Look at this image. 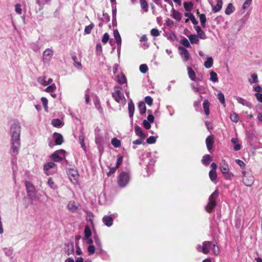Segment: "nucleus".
I'll list each match as a JSON object with an SVG mask.
<instances>
[{
    "label": "nucleus",
    "instance_id": "nucleus-51",
    "mask_svg": "<svg viewBox=\"0 0 262 262\" xmlns=\"http://www.w3.org/2000/svg\"><path fill=\"white\" fill-rule=\"evenodd\" d=\"M36 4L38 5L39 8V10H41L43 9V6L46 4H47V3H46L45 1L42 0H36Z\"/></svg>",
    "mask_w": 262,
    "mask_h": 262
},
{
    "label": "nucleus",
    "instance_id": "nucleus-27",
    "mask_svg": "<svg viewBox=\"0 0 262 262\" xmlns=\"http://www.w3.org/2000/svg\"><path fill=\"white\" fill-rule=\"evenodd\" d=\"M216 4L213 8L214 12H217L220 11L222 7L223 2L222 0H216Z\"/></svg>",
    "mask_w": 262,
    "mask_h": 262
},
{
    "label": "nucleus",
    "instance_id": "nucleus-7",
    "mask_svg": "<svg viewBox=\"0 0 262 262\" xmlns=\"http://www.w3.org/2000/svg\"><path fill=\"white\" fill-rule=\"evenodd\" d=\"M65 153L66 151L63 149L58 150L52 154L51 157L53 161L56 162H59L61 161L64 158Z\"/></svg>",
    "mask_w": 262,
    "mask_h": 262
},
{
    "label": "nucleus",
    "instance_id": "nucleus-53",
    "mask_svg": "<svg viewBox=\"0 0 262 262\" xmlns=\"http://www.w3.org/2000/svg\"><path fill=\"white\" fill-rule=\"evenodd\" d=\"M180 43L185 47L188 48L190 47V43L186 38H183L181 39Z\"/></svg>",
    "mask_w": 262,
    "mask_h": 262
},
{
    "label": "nucleus",
    "instance_id": "nucleus-49",
    "mask_svg": "<svg viewBox=\"0 0 262 262\" xmlns=\"http://www.w3.org/2000/svg\"><path fill=\"white\" fill-rule=\"evenodd\" d=\"M230 119L232 121L234 122H237L239 120V117L238 115L235 113L231 114L230 115Z\"/></svg>",
    "mask_w": 262,
    "mask_h": 262
},
{
    "label": "nucleus",
    "instance_id": "nucleus-19",
    "mask_svg": "<svg viewBox=\"0 0 262 262\" xmlns=\"http://www.w3.org/2000/svg\"><path fill=\"white\" fill-rule=\"evenodd\" d=\"M103 222L104 224L107 227H110L113 224V219L110 216H105L103 217Z\"/></svg>",
    "mask_w": 262,
    "mask_h": 262
},
{
    "label": "nucleus",
    "instance_id": "nucleus-30",
    "mask_svg": "<svg viewBox=\"0 0 262 262\" xmlns=\"http://www.w3.org/2000/svg\"><path fill=\"white\" fill-rule=\"evenodd\" d=\"M203 108L206 115L209 114V103L208 100H206L203 102Z\"/></svg>",
    "mask_w": 262,
    "mask_h": 262
},
{
    "label": "nucleus",
    "instance_id": "nucleus-23",
    "mask_svg": "<svg viewBox=\"0 0 262 262\" xmlns=\"http://www.w3.org/2000/svg\"><path fill=\"white\" fill-rule=\"evenodd\" d=\"M209 178L212 182L216 183V178H217V173L216 170H210L209 172Z\"/></svg>",
    "mask_w": 262,
    "mask_h": 262
},
{
    "label": "nucleus",
    "instance_id": "nucleus-28",
    "mask_svg": "<svg viewBox=\"0 0 262 262\" xmlns=\"http://www.w3.org/2000/svg\"><path fill=\"white\" fill-rule=\"evenodd\" d=\"M235 10V8L233 5L231 3H230L228 5L227 7L226 8L225 13L227 15H230L232 13H233Z\"/></svg>",
    "mask_w": 262,
    "mask_h": 262
},
{
    "label": "nucleus",
    "instance_id": "nucleus-2",
    "mask_svg": "<svg viewBox=\"0 0 262 262\" xmlns=\"http://www.w3.org/2000/svg\"><path fill=\"white\" fill-rule=\"evenodd\" d=\"M25 184L29 199L33 201L36 200L37 199V194L35 186L28 181H26Z\"/></svg>",
    "mask_w": 262,
    "mask_h": 262
},
{
    "label": "nucleus",
    "instance_id": "nucleus-8",
    "mask_svg": "<svg viewBox=\"0 0 262 262\" xmlns=\"http://www.w3.org/2000/svg\"><path fill=\"white\" fill-rule=\"evenodd\" d=\"M212 243L211 242L205 241L203 243L202 246L199 245L197 247L196 249L198 251L202 252L204 254L209 253Z\"/></svg>",
    "mask_w": 262,
    "mask_h": 262
},
{
    "label": "nucleus",
    "instance_id": "nucleus-54",
    "mask_svg": "<svg viewBox=\"0 0 262 262\" xmlns=\"http://www.w3.org/2000/svg\"><path fill=\"white\" fill-rule=\"evenodd\" d=\"M157 138L155 136H150L146 139V142L148 144H154L156 142Z\"/></svg>",
    "mask_w": 262,
    "mask_h": 262
},
{
    "label": "nucleus",
    "instance_id": "nucleus-32",
    "mask_svg": "<svg viewBox=\"0 0 262 262\" xmlns=\"http://www.w3.org/2000/svg\"><path fill=\"white\" fill-rule=\"evenodd\" d=\"M213 63L212 58L211 57H207V60L204 62V66L207 69L210 68L212 66Z\"/></svg>",
    "mask_w": 262,
    "mask_h": 262
},
{
    "label": "nucleus",
    "instance_id": "nucleus-62",
    "mask_svg": "<svg viewBox=\"0 0 262 262\" xmlns=\"http://www.w3.org/2000/svg\"><path fill=\"white\" fill-rule=\"evenodd\" d=\"M41 100L42 101L43 106H44L46 110H47V108H48V101L47 99L46 98H45V97H42L41 98Z\"/></svg>",
    "mask_w": 262,
    "mask_h": 262
},
{
    "label": "nucleus",
    "instance_id": "nucleus-38",
    "mask_svg": "<svg viewBox=\"0 0 262 262\" xmlns=\"http://www.w3.org/2000/svg\"><path fill=\"white\" fill-rule=\"evenodd\" d=\"M52 124L54 127H60L62 126V122L59 119H54L52 121Z\"/></svg>",
    "mask_w": 262,
    "mask_h": 262
},
{
    "label": "nucleus",
    "instance_id": "nucleus-31",
    "mask_svg": "<svg viewBox=\"0 0 262 262\" xmlns=\"http://www.w3.org/2000/svg\"><path fill=\"white\" fill-rule=\"evenodd\" d=\"M185 16L188 17L191 20L193 25H196L198 24V21L195 19V17L193 14L190 13H185Z\"/></svg>",
    "mask_w": 262,
    "mask_h": 262
},
{
    "label": "nucleus",
    "instance_id": "nucleus-20",
    "mask_svg": "<svg viewBox=\"0 0 262 262\" xmlns=\"http://www.w3.org/2000/svg\"><path fill=\"white\" fill-rule=\"evenodd\" d=\"M128 109L129 116L130 118H132L135 111V105L132 100L128 103Z\"/></svg>",
    "mask_w": 262,
    "mask_h": 262
},
{
    "label": "nucleus",
    "instance_id": "nucleus-50",
    "mask_svg": "<svg viewBox=\"0 0 262 262\" xmlns=\"http://www.w3.org/2000/svg\"><path fill=\"white\" fill-rule=\"evenodd\" d=\"M56 89V86L55 84H51L48 86L46 89L45 91L48 93H52Z\"/></svg>",
    "mask_w": 262,
    "mask_h": 262
},
{
    "label": "nucleus",
    "instance_id": "nucleus-57",
    "mask_svg": "<svg viewBox=\"0 0 262 262\" xmlns=\"http://www.w3.org/2000/svg\"><path fill=\"white\" fill-rule=\"evenodd\" d=\"M216 243H213L212 246L213 253L215 255H217L219 253V248L216 247Z\"/></svg>",
    "mask_w": 262,
    "mask_h": 262
},
{
    "label": "nucleus",
    "instance_id": "nucleus-13",
    "mask_svg": "<svg viewBox=\"0 0 262 262\" xmlns=\"http://www.w3.org/2000/svg\"><path fill=\"white\" fill-rule=\"evenodd\" d=\"M220 168L221 172L223 174H225L226 173H228L229 171V165L227 162L225 160L222 161V163L220 164Z\"/></svg>",
    "mask_w": 262,
    "mask_h": 262
},
{
    "label": "nucleus",
    "instance_id": "nucleus-15",
    "mask_svg": "<svg viewBox=\"0 0 262 262\" xmlns=\"http://www.w3.org/2000/svg\"><path fill=\"white\" fill-rule=\"evenodd\" d=\"M67 207L70 211L75 212L78 210L79 206L76 205L74 201H71L68 203Z\"/></svg>",
    "mask_w": 262,
    "mask_h": 262
},
{
    "label": "nucleus",
    "instance_id": "nucleus-22",
    "mask_svg": "<svg viewBox=\"0 0 262 262\" xmlns=\"http://www.w3.org/2000/svg\"><path fill=\"white\" fill-rule=\"evenodd\" d=\"M135 131L136 134L140 138H145L146 137V135L143 133L141 128L139 126H135Z\"/></svg>",
    "mask_w": 262,
    "mask_h": 262
},
{
    "label": "nucleus",
    "instance_id": "nucleus-58",
    "mask_svg": "<svg viewBox=\"0 0 262 262\" xmlns=\"http://www.w3.org/2000/svg\"><path fill=\"white\" fill-rule=\"evenodd\" d=\"M110 36L107 33H105L104 34L102 38V42L105 44L107 43L108 40H109Z\"/></svg>",
    "mask_w": 262,
    "mask_h": 262
},
{
    "label": "nucleus",
    "instance_id": "nucleus-4",
    "mask_svg": "<svg viewBox=\"0 0 262 262\" xmlns=\"http://www.w3.org/2000/svg\"><path fill=\"white\" fill-rule=\"evenodd\" d=\"M20 125L18 122H14L10 128L11 138H20Z\"/></svg>",
    "mask_w": 262,
    "mask_h": 262
},
{
    "label": "nucleus",
    "instance_id": "nucleus-42",
    "mask_svg": "<svg viewBox=\"0 0 262 262\" xmlns=\"http://www.w3.org/2000/svg\"><path fill=\"white\" fill-rule=\"evenodd\" d=\"M111 143L115 147H119L121 146V142L119 140L116 138H114L112 139Z\"/></svg>",
    "mask_w": 262,
    "mask_h": 262
},
{
    "label": "nucleus",
    "instance_id": "nucleus-6",
    "mask_svg": "<svg viewBox=\"0 0 262 262\" xmlns=\"http://www.w3.org/2000/svg\"><path fill=\"white\" fill-rule=\"evenodd\" d=\"M115 92L112 93V95L114 99L118 103L121 102V101H125L123 94L121 92V88L119 86H115Z\"/></svg>",
    "mask_w": 262,
    "mask_h": 262
},
{
    "label": "nucleus",
    "instance_id": "nucleus-52",
    "mask_svg": "<svg viewBox=\"0 0 262 262\" xmlns=\"http://www.w3.org/2000/svg\"><path fill=\"white\" fill-rule=\"evenodd\" d=\"M139 69L142 73L145 74L148 70V67L146 64H142L140 66Z\"/></svg>",
    "mask_w": 262,
    "mask_h": 262
},
{
    "label": "nucleus",
    "instance_id": "nucleus-24",
    "mask_svg": "<svg viewBox=\"0 0 262 262\" xmlns=\"http://www.w3.org/2000/svg\"><path fill=\"white\" fill-rule=\"evenodd\" d=\"M67 248L65 251V252L68 255L73 254L74 251V247L73 243L69 244L67 246Z\"/></svg>",
    "mask_w": 262,
    "mask_h": 262
},
{
    "label": "nucleus",
    "instance_id": "nucleus-63",
    "mask_svg": "<svg viewBox=\"0 0 262 262\" xmlns=\"http://www.w3.org/2000/svg\"><path fill=\"white\" fill-rule=\"evenodd\" d=\"M150 33L153 36H158L160 34L159 30L157 29H152L150 31Z\"/></svg>",
    "mask_w": 262,
    "mask_h": 262
},
{
    "label": "nucleus",
    "instance_id": "nucleus-56",
    "mask_svg": "<svg viewBox=\"0 0 262 262\" xmlns=\"http://www.w3.org/2000/svg\"><path fill=\"white\" fill-rule=\"evenodd\" d=\"M252 1V0H246L242 7L243 9H247L251 4Z\"/></svg>",
    "mask_w": 262,
    "mask_h": 262
},
{
    "label": "nucleus",
    "instance_id": "nucleus-21",
    "mask_svg": "<svg viewBox=\"0 0 262 262\" xmlns=\"http://www.w3.org/2000/svg\"><path fill=\"white\" fill-rule=\"evenodd\" d=\"M113 34L117 44L119 45L120 47L121 44V38L118 31L117 30H114L113 31Z\"/></svg>",
    "mask_w": 262,
    "mask_h": 262
},
{
    "label": "nucleus",
    "instance_id": "nucleus-45",
    "mask_svg": "<svg viewBox=\"0 0 262 262\" xmlns=\"http://www.w3.org/2000/svg\"><path fill=\"white\" fill-rule=\"evenodd\" d=\"M94 25L92 23L90 25L87 26L84 28V33L86 34H89L91 33L92 30L93 29Z\"/></svg>",
    "mask_w": 262,
    "mask_h": 262
},
{
    "label": "nucleus",
    "instance_id": "nucleus-47",
    "mask_svg": "<svg viewBox=\"0 0 262 262\" xmlns=\"http://www.w3.org/2000/svg\"><path fill=\"white\" fill-rule=\"evenodd\" d=\"M210 80L214 82H216L218 81L217 76L216 73L213 71H212L210 73Z\"/></svg>",
    "mask_w": 262,
    "mask_h": 262
},
{
    "label": "nucleus",
    "instance_id": "nucleus-44",
    "mask_svg": "<svg viewBox=\"0 0 262 262\" xmlns=\"http://www.w3.org/2000/svg\"><path fill=\"white\" fill-rule=\"evenodd\" d=\"M192 6L193 4L191 2H185L184 3V7L187 11H190L191 10Z\"/></svg>",
    "mask_w": 262,
    "mask_h": 262
},
{
    "label": "nucleus",
    "instance_id": "nucleus-41",
    "mask_svg": "<svg viewBox=\"0 0 262 262\" xmlns=\"http://www.w3.org/2000/svg\"><path fill=\"white\" fill-rule=\"evenodd\" d=\"M189 39L191 43H198L199 40L198 37L195 35H190L188 36Z\"/></svg>",
    "mask_w": 262,
    "mask_h": 262
},
{
    "label": "nucleus",
    "instance_id": "nucleus-18",
    "mask_svg": "<svg viewBox=\"0 0 262 262\" xmlns=\"http://www.w3.org/2000/svg\"><path fill=\"white\" fill-rule=\"evenodd\" d=\"M195 30L197 33L198 37L201 39H205L207 38L206 34L201 29V27L199 26H196L195 27Z\"/></svg>",
    "mask_w": 262,
    "mask_h": 262
},
{
    "label": "nucleus",
    "instance_id": "nucleus-59",
    "mask_svg": "<svg viewBox=\"0 0 262 262\" xmlns=\"http://www.w3.org/2000/svg\"><path fill=\"white\" fill-rule=\"evenodd\" d=\"M84 234L85 237H89L91 234L92 232L91 230L89 228L88 226H86L84 229Z\"/></svg>",
    "mask_w": 262,
    "mask_h": 262
},
{
    "label": "nucleus",
    "instance_id": "nucleus-12",
    "mask_svg": "<svg viewBox=\"0 0 262 262\" xmlns=\"http://www.w3.org/2000/svg\"><path fill=\"white\" fill-rule=\"evenodd\" d=\"M53 55V51L50 49H47L43 52V59L45 61H49L52 59Z\"/></svg>",
    "mask_w": 262,
    "mask_h": 262
},
{
    "label": "nucleus",
    "instance_id": "nucleus-5",
    "mask_svg": "<svg viewBox=\"0 0 262 262\" xmlns=\"http://www.w3.org/2000/svg\"><path fill=\"white\" fill-rule=\"evenodd\" d=\"M129 180V174L125 172H121L118 178V185L121 187H125L128 183Z\"/></svg>",
    "mask_w": 262,
    "mask_h": 262
},
{
    "label": "nucleus",
    "instance_id": "nucleus-14",
    "mask_svg": "<svg viewBox=\"0 0 262 262\" xmlns=\"http://www.w3.org/2000/svg\"><path fill=\"white\" fill-rule=\"evenodd\" d=\"M214 143V137L213 135H210L206 139V144L207 149L209 150L213 147Z\"/></svg>",
    "mask_w": 262,
    "mask_h": 262
},
{
    "label": "nucleus",
    "instance_id": "nucleus-29",
    "mask_svg": "<svg viewBox=\"0 0 262 262\" xmlns=\"http://www.w3.org/2000/svg\"><path fill=\"white\" fill-rule=\"evenodd\" d=\"M95 142L100 147L103 143V137L100 135H97L95 138Z\"/></svg>",
    "mask_w": 262,
    "mask_h": 262
},
{
    "label": "nucleus",
    "instance_id": "nucleus-16",
    "mask_svg": "<svg viewBox=\"0 0 262 262\" xmlns=\"http://www.w3.org/2000/svg\"><path fill=\"white\" fill-rule=\"evenodd\" d=\"M235 98L236 100L239 103L242 104L243 105L246 106L249 108H251V103L248 101L247 100H246V99L240 97H236Z\"/></svg>",
    "mask_w": 262,
    "mask_h": 262
},
{
    "label": "nucleus",
    "instance_id": "nucleus-10",
    "mask_svg": "<svg viewBox=\"0 0 262 262\" xmlns=\"http://www.w3.org/2000/svg\"><path fill=\"white\" fill-rule=\"evenodd\" d=\"M53 137L55 140V145H61L63 142V138L61 134L58 133H54ZM49 145L50 147H52L54 144L52 143H49Z\"/></svg>",
    "mask_w": 262,
    "mask_h": 262
},
{
    "label": "nucleus",
    "instance_id": "nucleus-37",
    "mask_svg": "<svg viewBox=\"0 0 262 262\" xmlns=\"http://www.w3.org/2000/svg\"><path fill=\"white\" fill-rule=\"evenodd\" d=\"M172 17L178 21H180L181 19V13L176 10H173Z\"/></svg>",
    "mask_w": 262,
    "mask_h": 262
},
{
    "label": "nucleus",
    "instance_id": "nucleus-1",
    "mask_svg": "<svg viewBox=\"0 0 262 262\" xmlns=\"http://www.w3.org/2000/svg\"><path fill=\"white\" fill-rule=\"evenodd\" d=\"M219 195L217 190H215L210 196L209 202L205 207L207 212H210L216 206V202L215 201Z\"/></svg>",
    "mask_w": 262,
    "mask_h": 262
},
{
    "label": "nucleus",
    "instance_id": "nucleus-34",
    "mask_svg": "<svg viewBox=\"0 0 262 262\" xmlns=\"http://www.w3.org/2000/svg\"><path fill=\"white\" fill-rule=\"evenodd\" d=\"M140 3L142 9L145 12L148 11V5L145 0H140Z\"/></svg>",
    "mask_w": 262,
    "mask_h": 262
},
{
    "label": "nucleus",
    "instance_id": "nucleus-11",
    "mask_svg": "<svg viewBox=\"0 0 262 262\" xmlns=\"http://www.w3.org/2000/svg\"><path fill=\"white\" fill-rule=\"evenodd\" d=\"M179 50L180 51V54L184 60L185 61H187L189 58V53L188 50L182 46L179 47Z\"/></svg>",
    "mask_w": 262,
    "mask_h": 262
},
{
    "label": "nucleus",
    "instance_id": "nucleus-60",
    "mask_svg": "<svg viewBox=\"0 0 262 262\" xmlns=\"http://www.w3.org/2000/svg\"><path fill=\"white\" fill-rule=\"evenodd\" d=\"M15 12L19 14H21V6H20V5L19 4H17L15 5Z\"/></svg>",
    "mask_w": 262,
    "mask_h": 262
},
{
    "label": "nucleus",
    "instance_id": "nucleus-33",
    "mask_svg": "<svg viewBox=\"0 0 262 262\" xmlns=\"http://www.w3.org/2000/svg\"><path fill=\"white\" fill-rule=\"evenodd\" d=\"M117 81L120 84H123L126 83V78L125 76L121 73V74L118 75L117 76Z\"/></svg>",
    "mask_w": 262,
    "mask_h": 262
},
{
    "label": "nucleus",
    "instance_id": "nucleus-26",
    "mask_svg": "<svg viewBox=\"0 0 262 262\" xmlns=\"http://www.w3.org/2000/svg\"><path fill=\"white\" fill-rule=\"evenodd\" d=\"M187 71L189 78L192 81H195V74L194 71L190 67L187 68Z\"/></svg>",
    "mask_w": 262,
    "mask_h": 262
},
{
    "label": "nucleus",
    "instance_id": "nucleus-61",
    "mask_svg": "<svg viewBox=\"0 0 262 262\" xmlns=\"http://www.w3.org/2000/svg\"><path fill=\"white\" fill-rule=\"evenodd\" d=\"M145 101L148 105L150 106L152 103L153 100L151 97L146 96L145 98Z\"/></svg>",
    "mask_w": 262,
    "mask_h": 262
},
{
    "label": "nucleus",
    "instance_id": "nucleus-3",
    "mask_svg": "<svg viewBox=\"0 0 262 262\" xmlns=\"http://www.w3.org/2000/svg\"><path fill=\"white\" fill-rule=\"evenodd\" d=\"M242 182L247 187L251 186L254 182V178L253 175L251 173L245 171L242 172Z\"/></svg>",
    "mask_w": 262,
    "mask_h": 262
},
{
    "label": "nucleus",
    "instance_id": "nucleus-48",
    "mask_svg": "<svg viewBox=\"0 0 262 262\" xmlns=\"http://www.w3.org/2000/svg\"><path fill=\"white\" fill-rule=\"evenodd\" d=\"M46 77L45 76H41L38 78L37 81L38 82L40 83L41 84L46 86L48 85L47 81L46 80Z\"/></svg>",
    "mask_w": 262,
    "mask_h": 262
},
{
    "label": "nucleus",
    "instance_id": "nucleus-39",
    "mask_svg": "<svg viewBox=\"0 0 262 262\" xmlns=\"http://www.w3.org/2000/svg\"><path fill=\"white\" fill-rule=\"evenodd\" d=\"M55 164L53 162H49L45 164L43 166V169L45 171H47L49 170L50 169L53 168L55 167Z\"/></svg>",
    "mask_w": 262,
    "mask_h": 262
},
{
    "label": "nucleus",
    "instance_id": "nucleus-25",
    "mask_svg": "<svg viewBox=\"0 0 262 262\" xmlns=\"http://www.w3.org/2000/svg\"><path fill=\"white\" fill-rule=\"evenodd\" d=\"M138 108L141 114L145 113L146 107L144 102H140L138 104Z\"/></svg>",
    "mask_w": 262,
    "mask_h": 262
},
{
    "label": "nucleus",
    "instance_id": "nucleus-55",
    "mask_svg": "<svg viewBox=\"0 0 262 262\" xmlns=\"http://www.w3.org/2000/svg\"><path fill=\"white\" fill-rule=\"evenodd\" d=\"M217 98L222 104H225V97L224 94L222 93H220L218 94Z\"/></svg>",
    "mask_w": 262,
    "mask_h": 262
},
{
    "label": "nucleus",
    "instance_id": "nucleus-35",
    "mask_svg": "<svg viewBox=\"0 0 262 262\" xmlns=\"http://www.w3.org/2000/svg\"><path fill=\"white\" fill-rule=\"evenodd\" d=\"M84 136H83V135L82 134H81L79 135V141L81 144V146L82 147V148L85 151L86 150V145L85 144H84Z\"/></svg>",
    "mask_w": 262,
    "mask_h": 262
},
{
    "label": "nucleus",
    "instance_id": "nucleus-36",
    "mask_svg": "<svg viewBox=\"0 0 262 262\" xmlns=\"http://www.w3.org/2000/svg\"><path fill=\"white\" fill-rule=\"evenodd\" d=\"M211 161V159L210 155H205L204 156L202 160L203 164H205L206 165H208Z\"/></svg>",
    "mask_w": 262,
    "mask_h": 262
},
{
    "label": "nucleus",
    "instance_id": "nucleus-40",
    "mask_svg": "<svg viewBox=\"0 0 262 262\" xmlns=\"http://www.w3.org/2000/svg\"><path fill=\"white\" fill-rule=\"evenodd\" d=\"M94 104L95 107L97 108V110L99 111L100 113H102V108L100 105V102L99 99L97 97L95 98L94 100Z\"/></svg>",
    "mask_w": 262,
    "mask_h": 262
},
{
    "label": "nucleus",
    "instance_id": "nucleus-43",
    "mask_svg": "<svg viewBox=\"0 0 262 262\" xmlns=\"http://www.w3.org/2000/svg\"><path fill=\"white\" fill-rule=\"evenodd\" d=\"M249 82L250 83H256L258 82L257 75L256 74L254 73L251 75V78L249 79Z\"/></svg>",
    "mask_w": 262,
    "mask_h": 262
},
{
    "label": "nucleus",
    "instance_id": "nucleus-46",
    "mask_svg": "<svg viewBox=\"0 0 262 262\" xmlns=\"http://www.w3.org/2000/svg\"><path fill=\"white\" fill-rule=\"evenodd\" d=\"M199 17L202 26L204 28L205 27V23L206 21L205 15L204 14H200Z\"/></svg>",
    "mask_w": 262,
    "mask_h": 262
},
{
    "label": "nucleus",
    "instance_id": "nucleus-64",
    "mask_svg": "<svg viewBox=\"0 0 262 262\" xmlns=\"http://www.w3.org/2000/svg\"><path fill=\"white\" fill-rule=\"evenodd\" d=\"M150 123H151L150 122L147 121L146 120H144L143 121V125L144 127L147 129H148L150 128V127H151Z\"/></svg>",
    "mask_w": 262,
    "mask_h": 262
},
{
    "label": "nucleus",
    "instance_id": "nucleus-17",
    "mask_svg": "<svg viewBox=\"0 0 262 262\" xmlns=\"http://www.w3.org/2000/svg\"><path fill=\"white\" fill-rule=\"evenodd\" d=\"M69 179L73 183H75L77 181L78 178V174L76 171L72 170L68 173Z\"/></svg>",
    "mask_w": 262,
    "mask_h": 262
},
{
    "label": "nucleus",
    "instance_id": "nucleus-9",
    "mask_svg": "<svg viewBox=\"0 0 262 262\" xmlns=\"http://www.w3.org/2000/svg\"><path fill=\"white\" fill-rule=\"evenodd\" d=\"M11 150L14 154H17L20 146V138H11Z\"/></svg>",
    "mask_w": 262,
    "mask_h": 262
}]
</instances>
